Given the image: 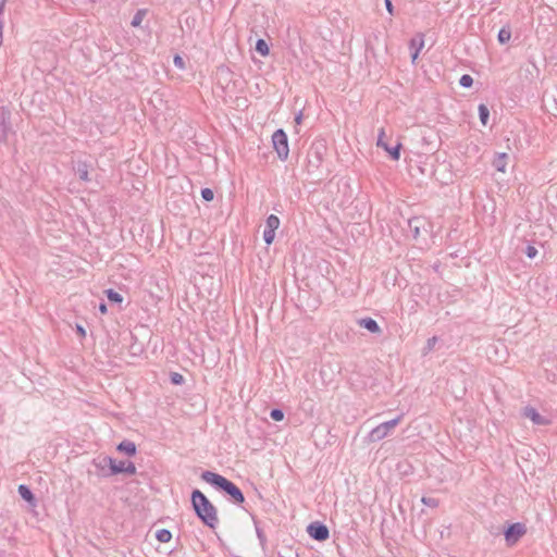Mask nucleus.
<instances>
[{
    "label": "nucleus",
    "instance_id": "nucleus-1",
    "mask_svg": "<svg viewBox=\"0 0 557 557\" xmlns=\"http://www.w3.org/2000/svg\"><path fill=\"white\" fill-rule=\"evenodd\" d=\"M190 503L196 517L208 528L215 529L219 524L218 509L198 488L190 495Z\"/></svg>",
    "mask_w": 557,
    "mask_h": 557
},
{
    "label": "nucleus",
    "instance_id": "nucleus-2",
    "mask_svg": "<svg viewBox=\"0 0 557 557\" xmlns=\"http://www.w3.org/2000/svg\"><path fill=\"white\" fill-rule=\"evenodd\" d=\"M200 478L216 491L227 495L234 504L243 505L245 503V495L242 490L227 478L210 470L203 471Z\"/></svg>",
    "mask_w": 557,
    "mask_h": 557
},
{
    "label": "nucleus",
    "instance_id": "nucleus-3",
    "mask_svg": "<svg viewBox=\"0 0 557 557\" xmlns=\"http://www.w3.org/2000/svg\"><path fill=\"white\" fill-rule=\"evenodd\" d=\"M327 153V144L323 138H315L307 151V172L315 174L320 171L324 157Z\"/></svg>",
    "mask_w": 557,
    "mask_h": 557
},
{
    "label": "nucleus",
    "instance_id": "nucleus-4",
    "mask_svg": "<svg viewBox=\"0 0 557 557\" xmlns=\"http://www.w3.org/2000/svg\"><path fill=\"white\" fill-rule=\"evenodd\" d=\"M273 149L281 161H286L289 154L288 137L283 128L276 129L272 135Z\"/></svg>",
    "mask_w": 557,
    "mask_h": 557
},
{
    "label": "nucleus",
    "instance_id": "nucleus-5",
    "mask_svg": "<svg viewBox=\"0 0 557 557\" xmlns=\"http://www.w3.org/2000/svg\"><path fill=\"white\" fill-rule=\"evenodd\" d=\"M403 417L404 414L401 413L397 416L395 419L383 422L377 426L373 428L368 435L369 441L379 442L385 438L391 433V431L400 423Z\"/></svg>",
    "mask_w": 557,
    "mask_h": 557
},
{
    "label": "nucleus",
    "instance_id": "nucleus-6",
    "mask_svg": "<svg viewBox=\"0 0 557 557\" xmlns=\"http://www.w3.org/2000/svg\"><path fill=\"white\" fill-rule=\"evenodd\" d=\"M508 546H513L527 533V527L521 522L508 523L503 530Z\"/></svg>",
    "mask_w": 557,
    "mask_h": 557
},
{
    "label": "nucleus",
    "instance_id": "nucleus-7",
    "mask_svg": "<svg viewBox=\"0 0 557 557\" xmlns=\"http://www.w3.org/2000/svg\"><path fill=\"white\" fill-rule=\"evenodd\" d=\"M307 533L309 536L318 542H324L330 537V531L326 524L321 521H313L308 524Z\"/></svg>",
    "mask_w": 557,
    "mask_h": 557
},
{
    "label": "nucleus",
    "instance_id": "nucleus-8",
    "mask_svg": "<svg viewBox=\"0 0 557 557\" xmlns=\"http://www.w3.org/2000/svg\"><path fill=\"white\" fill-rule=\"evenodd\" d=\"M385 132L384 128L380 129L376 145L377 147L383 148L389 156V158L394 161H398L400 159V150L403 148L401 143H397L395 146L391 147L389 144L385 141Z\"/></svg>",
    "mask_w": 557,
    "mask_h": 557
},
{
    "label": "nucleus",
    "instance_id": "nucleus-9",
    "mask_svg": "<svg viewBox=\"0 0 557 557\" xmlns=\"http://www.w3.org/2000/svg\"><path fill=\"white\" fill-rule=\"evenodd\" d=\"M11 129V111L9 108L2 106L0 107V141H7Z\"/></svg>",
    "mask_w": 557,
    "mask_h": 557
},
{
    "label": "nucleus",
    "instance_id": "nucleus-10",
    "mask_svg": "<svg viewBox=\"0 0 557 557\" xmlns=\"http://www.w3.org/2000/svg\"><path fill=\"white\" fill-rule=\"evenodd\" d=\"M110 456H98L92 459L91 463L96 468V475L98 478H110Z\"/></svg>",
    "mask_w": 557,
    "mask_h": 557
},
{
    "label": "nucleus",
    "instance_id": "nucleus-11",
    "mask_svg": "<svg viewBox=\"0 0 557 557\" xmlns=\"http://www.w3.org/2000/svg\"><path fill=\"white\" fill-rule=\"evenodd\" d=\"M521 416L523 418L530 419L535 425L544 426L550 423L549 419L540 414L539 411L532 406H525L521 411Z\"/></svg>",
    "mask_w": 557,
    "mask_h": 557
},
{
    "label": "nucleus",
    "instance_id": "nucleus-12",
    "mask_svg": "<svg viewBox=\"0 0 557 557\" xmlns=\"http://www.w3.org/2000/svg\"><path fill=\"white\" fill-rule=\"evenodd\" d=\"M428 221L422 216H413L408 220L409 231L414 239H418L421 235V231L428 232Z\"/></svg>",
    "mask_w": 557,
    "mask_h": 557
},
{
    "label": "nucleus",
    "instance_id": "nucleus-13",
    "mask_svg": "<svg viewBox=\"0 0 557 557\" xmlns=\"http://www.w3.org/2000/svg\"><path fill=\"white\" fill-rule=\"evenodd\" d=\"M424 47V35L422 33H418L413 38L409 41V49L411 51V62L414 63L419 57L421 49Z\"/></svg>",
    "mask_w": 557,
    "mask_h": 557
},
{
    "label": "nucleus",
    "instance_id": "nucleus-14",
    "mask_svg": "<svg viewBox=\"0 0 557 557\" xmlns=\"http://www.w3.org/2000/svg\"><path fill=\"white\" fill-rule=\"evenodd\" d=\"M357 324L360 327L366 329L372 334H381L382 329L380 327L379 323L371 317H364L357 320Z\"/></svg>",
    "mask_w": 557,
    "mask_h": 557
},
{
    "label": "nucleus",
    "instance_id": "nucleus-15",
    "mask_svg": "<svg viewBox=\"0 0 557 557\" xmlns=\"http://www.w3.org/2000/svg\"><path fill=\"white\" fill-rule=\"evenodd\" d=\"M18 495L23 500H25L29 506L35 507L37 506V498L33 491L29 488L26 484L18 485L17 488Z\"/></svg>",
    "mask_w": 557,
    "mask_h": 557
},
{
    "label": "nucleus",
    "instance_id": "nucleus-16",
    "mask_svg": "<svg viewBox=\"0 0 557 557\" xmlns=\"http://www.w3.org/2000/svg\"><path fill=\"white\" fill-rule=\"evenodd\" d=\"M116 450L128 457H133L137 453L136 444L129 440H124L117 444Z\"/></svg>",
    "mask_w": 557,
    "mask_h": 557
},
{
    "label": "nucleus",
    "instance_id": "nucleus-17",
    "mask_svg": "<svg viewBox=\"0 0 557 557\" xmlns=\"http://www.w3.org/2000/svg\"><path fill=\"white\" fill-rule=\"evenodd\" d=\"M88 169H89V166H88V164L86 162H84V161H78L77 162L76 168H75V172L78 175L81 181H84V182L90 181Z\"/></svg>",
    "mask_w": 557,
    "mask_h": 557
},
{
    "label": "nucleus",
    "instance_id": "nucleus-18",
    "mask_svg": "<svg viewBox=\"0 0 557 557\" xmlns=\"http://www.w3.org/2000/svg\"><path fill=\"white\" fill-rule=\"evenodd\" d=\"M510 38H511V27L509 24L504 25L497 34V40L500 45H506L507 42H509Z\"/></svg>",
    "mask_w": 557,
    "mask_h": 557
},
{
    "label": "nucleus",
    "instance_id": "nucleus-19",
    "mask_svg": "<svg viewBox=\"0 0 557 557\" xmlns=\"http://www.w3.org/2000/svg\"><path fill=\"white\" fill-rule=\"evenodd\" d=\"M507 158H508V154L503 152V153H498L495 159L493 160V166L498 171V172H505L506 171V165H507Z\"/></svg>",
    "mask_w": 557,
    "mask_h": 557
},
{
    "label": "nucleus",
    "instance_id": "nucleus-20",
    "mask_svg": "<svg viewBox=\"0 0 557 557\" xmlns=\"http://www.w3.org/2000/svg\"><path fill=\"white\" fill-rule=\"evenodd\" d=\"M255 50L262 57H267L270 53V48L267 41L262 38H259L256 41Z\"/></svg>",
    "mask_w": 557,
    "mask_h": 557
},
{
    "label": "nucleus",
    "instance_id": "nucleus-21",
    "mask_svg": "<svg viewBox=\"0 0 557 557\" xmlns=\"http://www.w3.org/2000/svg\"><path fill=\"white\" fill-rule=\"evenodd\" d=\"M110 465V476L123 474L124 461H116V459L112 458Z\"/></svg>",
    "mask_w": 557,
    "mask_h": 557
},
{
    "label": "nucleus",
    "instance_id": "nucleus-22",
    "mask_svg": "<svg viewBox=\"0 0 557 557\" xmlns=\"http://www.w3.org/2000/svg\"><path fill=\"white\" fill-rule=\"evenodd\" d=\"M478 111H479V119H480L481 123L484 126H486L488 119H490V110H488L487 106L484 103L479 104Z\"/></svg>",
    "mask_w": 557,
    "mask_h": 557
},
{
    "label": "nucleus",
    "instance_id": "nucleus-23",
    "mask_svg": "<svg viewBox=\"0 0 557 557\" xmlns=\"http://www.w3.org/2000/svg\"><path fill=\"white\" fill-rule=\"evenodd\" d=\"M104 293L107 295L108 300L112 304L120 305L123 301L122 295L120 293H117L116 290H114L113 288H108V289H106Z\"/></svg>",
    "mask_w": 557,
    "mask_h": 557
},
{
    "label": "nucleus",
    "instance_id": "nucleus-24",
    "mask_svg": "<svg viewBox=\"0 0 557 557\" xmlns=\"http://www.w3.org/2000/svg\"><path fill=\"white\" fill-rule=\"evenodd\" d=\"M156 539L160 542V543H168L171 541L172 539V533L170 530L168 529H160L156 532Z\"/></svg>",
    "mask_w": 557,
    "mask_h": 557
},
{
    "label": "nucleus",
    "instance_id": "nucleus-25",
    "mask_svg": "<svg viewBox=\"0 0 557 557\" xmlns=\"http://www.w3.org/2000/svg\"><path fill=\"white\" fill-rule=\"evenodd\" d=\"M147 14V10L145 9H139L133 16L132 21H131V25L133 27H138L140 26L144 17L146 16Z\"/></svg>",
    "mask_w": 557,
    "mask_h": 557
},
{
    "label": "nucleus",
    "instance_id": "nucleus-26",
    "mask_svg": "<svg viewBox=\"0 0 557 557\" xmlns=\"http://www.w3.org/2000/svg\"><path fill=\"white\" fill-rule=\"evenodd\" d=\"M280 219L275 214H270L265 220V228L276 231L280 226Z\"/></svg>",
    "mask_w": 557,
    "mask_h": 557
},
{
    "label": "nucleus",
    "instance_id": "nucleus-27",
    "mask_svg": "<svg viewBox=\"0 0 557 557\" xmlns=\"http://www.w3.org/2000/svg\"><path fill=\"white\" fill-rule=\"evenodd\" d=\"M253 524L256 528V534L261 545H263L267 542V536L263 532V530L259 527L258 520L252 516Z\"/></svg>",
    "mask_w": 557,
    "mask_h": 557
},
{
    "label": "nucleus",
    "instance_id": "nucleus-28",
    "mask_svg": "<svg viewBox=\"0 0 557 557\" xmlns=\"http://www.w3.org/2000/svg\"><path fill=\"white\" fill-rule=\"evenodd\" d=\"M136 471H137V469L133 461H131V460L124 461L123 474L134 475V474H136Z\"/></svg>",
    "mask_w": 557,
    "mask_h": 557
},
{
    "label": "nucleus",
    "instance_id": "nucleus-29",
    "mask_svg": "<svg viewBox=\"0 0 557 557\" xmlns=\"http://www.w3.org/2000/svg\"><path fill=\"white\" fill-rule=\"evenodd\" d=\"M170 382L173 385H182L185 382L184 376L178 372H171L170 373Z\"/></svg>",
    "mask_w": 557,
    "mask_h": 557
},
{
    "label": "nucleus",
    "instance_id": "nucleus-30",
    "mask_svg": "<svg viewBox=\"0 0 557 557\" xmlns=\"http://www.w3.org/2000/svg\"><path fill=\"white\" fill-rule=\"evenodd\" d=\"M459 85L463 88H470L473 85V78L469 74H463L459 79Z\"/></svg>",
    "mask_w": 557,
    "mask_h": 557
},
{
    "label": "nucleus",
    "instance_id": "nucleus-31",
    "mask_svg": "<svg viewBox=\"0 0 557 557\" xmlns=\"http://www.w3.org/2000/svg\"><path fill=\"white\" fill-rule=\"evenodd\" d=\"M270 418L274 421H282L284 419V411L280 408H273L270 411Z\"/></svg>",
    "mask_w": 557,
    "mask_h": 557
},
{
    "label": "nucleus",
    "instance_id": "nucleus-32",
    "mask_svg": "<svg viewBox=\"0 0 557 557\" xmlns=\"http://www.w3.org/2000/svg\"><path fill=\"white\" fill-rule=\"evenodd\" d=\"M274 237H275V231L269 228H264L263 231V240L265 242L267 245H271L274 240Z\"/></svg>",
    "mask_w": 557,
    "mask_h": 557
},
{
    "label": "nucleus",
    "instance_id": "nucleus-33",
    "mask_svg": "<svg viewBox=\"0 0 557 557\" xmlns=\"http://www.w3.org/2000/svg\"><path fill=\"white\" fill-rule=\"evenodd\" d=\"M201 197L205 201L210 202L214 198V193L211 188L205 187L201 189Z\"/></svg>",
    "mask_w": 557,
    "mask_h": 557
},
{
    "label": "nucleus",
    "instance_id": "nucleus-34",
    "mask_svg": "<svg viewBox=\"0 0 557 557\" xmlns=\"http://www.w3.org/2000/svg\"><path fill=\"white\" fill-rule=\"evenodd\" d=\"M421 502L428 506V507H431V508H436L440 504L438 499L437 498H434V497H426V496H423Z\"/></svg>",
    "mask_w": 557,
    "mask_h": 557
},
{
    "label": "nucleus",
    "instance_id": "nucleus-35",
    "mask_svg": "<svg viewBox=\"0 0 557 557\" xmlns=\"http://www.w3.org/2000/svg\"><path fill=\"white\" fill-rule=\"evenodd\" d=\"M524 252H525L527 257H529L530 259H533L537 255V249L532 245H528Z\"/></svg>",
    "mask_w": 557,
    "mask_h": 557
},
{
    "label": "nucleus",
    "instance_id": "nucleus-36",
    "mask_svg": "<svg viewBox=\"0 0 557 557\" xmlns=\"http://www.w3.org/2000/svg\"><path fill=\"white\" fill-rule=\"evenodd\" d=\"M174 65L181 70L185 69V62L180 54H175L173 58Z\"/></svg>",
    "mask_w": 557,
    "mask_h": 557
},
{
    "label": "nucleus",
    "instance_id": "nucleus-37",
    "mask_svg": "<svg viewBox=\"0 0 557 557\" xmlns=\"http://www.w3.org/2000/svg\"><path fill=\"white\" fill-rule=\"evenodd\" d=\"M437 341L436 336H433L426 341L425 350L430 351L433 349L435 343Z\"/></svg>",
    "mask_w": 557,
    "mask_h": 557
},
{
    "label": "nucleus",
    "instance_id": "nucleus-38",
    "mask_svg": "<svg viewBox=\"0 0 557 557\" xmlns=\"http://www.w3.org/2000/svg\"><path fill=\"white\" fill-rule=\"evenodd\" d=\"M384 4L389 15H394V5L392 0H384Z\"/></svg>",
    "mask_w": 557,
    "mask_h": 557
},
{
    "label": "nucleus",
    "instance_id": "nucleus-39",
    "mask_svg": "<svg viewBox=\"0 0 557 557\" xmlns=\"http://www.w3.org/2000/svg\"><path fill=\"white\" fill-rule=\"evenodd\" d=\"M76 332L83 337L86 335L85 329L79 324L76 325Z\"/></svg>",
    "mask_w": 557,
    "mask_h": 557
},
{
    "label": "nucleus",
    "instance_id": "nucleus-40",
    "mask_svg": "<svg viewBox=\"0 0 557 557\" xmlns=\"http://www.w3.org/2000/svg\"><path fill=\"white\" fill-rule=\"evenodd\" d=\"M2 42H3V21L0 20V47L2 46Z\"/></svg>",
    "mask_w": 557,
    "mask_h": 557
},
{
    "label": "nucleus",
    "instance_id": "nucleus-41",
    "mask_svg": "<svg viewBox=\"0 0 557 557\" xmlns=\"http://www.w3.org/2000/svg\"><path fill=\"white\" fill-rule=\"evenodd\" d=\"M99 311L101 313H107L108 311L107 305L103 301L99 304Z\"/></svg>",
    "mask_w": 557,
    "mask_h": 557
},
{
    "label": "nucleus",
    "instance_id": "nucleus-42",
    "mask_svg": "<svg viewBox=\"0 0 557 557\" xmlns=\"http://www.w3.org/2000/svg\"><path fill=\"white\" fill-rule=\"evenodd\" d=\"M301 119H302V113H301V112H299V113L295 116V122L299 124V123L301 122Z\"/></svg>",
    "mask_w": 557,
    "mask_h": 557
},
{
    "label": "nucleus",
    "instance_id": "nucleus-43",
    "mask_svg": "<svg viewBox=\"0 0 557 557\" xmlns=\"http://www.w3.org/2000/svg\"><path fill=\"white\" fill-rule=\"evenodd\" d=\"M219 71H220L221 73H228V72H230V71H228V69H224V67H221Z\"/></svg>",
    "mask_w": 557,
    "mask_h": 557
}]
</instances>
